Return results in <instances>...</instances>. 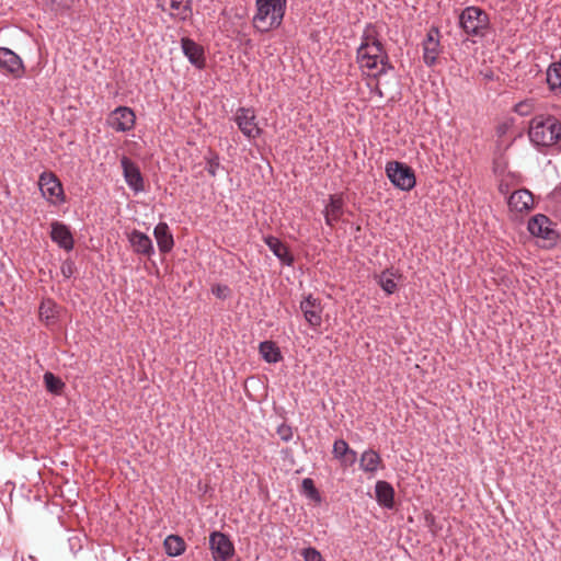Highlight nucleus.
<instances>
[{"mask_svg":"<svg viewBox=\"0 0 561 561\" xmlns=\"http://www.w3.org/2000/svg\"><path fill=\"white\" fill-rule=\"evenodd\" d=\"M528 136L538 147L561 144V121L549 114L536 115L529 123Z\"/></svg>","mask_w":561,"mask_h":561,"instance_id":"f257e3e1","label":"nucleus"},{"mask_svg":"<svg viewBox=\"0 0 561 561\" xmlns=\"http://www.w3.org/2000/svg\"><path fill=\"white\" fill-rule=\"evenodd\" d=\"M257 12L254 15V27L260 32L277 28L284 19L286 0H256Z\"/></svg>","mask_w":561,"mask_h":561,"instance_id":"f03ea898","label":"nucleus"},{"mask_svg":"<svg viewBox=\"0 0 561 561\" xmlns=\"http://www.w3.org/2000/svg\"><path fill=\"white\" fill-rule=\"evenodd\" d=\"M459 25L469 36H485L490 28L488 13L478 7H467L459 15Z\"/></svg>","mask_w":561,"mask_h":561,"instance_id":"7ed1b4c3","label":"nucleus"},{"mask_svg":"<svg viewBox=\"0 0 561 561\" xmlns=\"http://www.w3.org/2000/svg\"><path fill=\"white\" fill-rule=\"evenodd\" d=\"M357 62L360 65V68L376 70V72L373 73L375 78L386 73L388 69L393 68L385 47H381L380 53L374 50V55H369L367 44L359 45L357 49Z\"/></svg>","mask_w":561,"mask_h":561,"instance_id":"20e7f679","label":"nucleus"},{"mask_svg":"<svg viewBox=\"0 0 561 561\" xmlns=\"http://www.w3.org/2000/svg\"><path fill=\"white\" fill-rule=\"evenodd\" d=\"M386 173L391 183L402 191H411L415 186L416 181L414 171L403 162H388L386 165Z\"/></svg>","mask_w":561,"mask_h":561,"instance_id":"39448f33","label":"nucleus"},{"mask_svg":"<svg viewBox=\"0 0 561 561\" xmlns=\"http://www.w3.org/2000/svg\"><path fill=\"white\" fill-rule=\"evenodd\" d=\"M528 231L535 237H540L553 245L558 239V233L551 228L550 219L542 214L531 217L528 221Z\"/></svg>","mask_w":561,"mask_h":561,"instance_id":"423d86ee","label":"nucleus"},{"mask_svg":"<svg viewBox=\"0 0 561 561\" xmlns=\"http://www.w3.org/2000/svg\"><path fill=\"white\" fill-rule=\"evenodd\" d=\"M209 545L215 561H227L234 552L229 537L220 531H214L210 535Z\"/></svg>","mask_w":561,"mask_h":561,"instance_id":"0eeeda50","label":"nucleus"},{"mask_svg":"<svg viewBox=\"0 0 561 561\" xmlns=\"http://www.w3.org/2000/svg\"><path fill=\"white\" fill-rule=\"evenodd\" d=\"M107 122L116 131H128L135 126L136 115L131 108L119 106L111 113Z\"/></svg>","mask_w":561,"mask_h":561,"instance_id":"6e6552de","label":"nucleus"},{"mask_svg":"<svg viewBox=\"0 0 561 561\" xmlns=\"http://www.w3.org/2000/svg\"><path fill=\"white\" fill-rule=\"evenodd\" d=\"M121 164L123 168L124 178L129 187L136 193L142 192L145 190V183L137 163H135L128 157L124 156L121 159Z\"/></svg>","mask_w":561,"mask_h":561,"instance_id":"1a4fd4ad","label":"nucleus"},{"mask_svg":"<svg viewBox=\"0 0 561 561\" xmlns=\"http://www.w3.org/2000/svg\"><path fill=\"white\" fill-rule=\"evenodd\" d=\"M300 310L310 327L318 328L321 325L323 308L320 299L309 295L300 302Z\"/></svg>","mask_w":561,"mask_h":561,"instance_id":"9d476101","label":"nucleus"},{"mask_svg":"<svg viewBox=\"0 0 561 561\" xmlns=\"http://www.w3.org/2000/svg\"><path fill=\"white\" fill-rule=\"evenodd\" d=\"M38 185L45 197H56L61 202L65 199L62 185L53 172H43L39 176Z\"/></svg>","mask_w":561,"mask_h":561,"instance_id":"9b49d317","label":"nucleus"},{"mask_svg":"<svg viewBox=\"0 0 561 561\" xmlns=\"http://www.w3.org/2000/svg\"><path fill=\"white\" fill-rule=\"evenodd\" d=\"M236 123L248 138H255L261 134V129L255 123L254 112L250 108L240 107L236 114Z\"/></svg>","mask_w":561,"mask_h":561,"instance_id":"f8f14e48","label":"nucleus"},{"mask_svg":"<svg viewBox=\"0 0 561 561\" xmlns=\"http://www.w3.org/2000/svg\"><path fill=\"white\" fill-rule=\"evenodd\" d=\"M440 53L439 31L432 27L423 42V59L427 66H433Z\"/></svg>","mask_w":561,"mask_h":561,"instance_id":"ddd939ff","label":"nucleus"},{"mask_svg":"<svg viewBox=\"0 0 561 561\" xmlns=\"http://www.w3.org/2000/svg\"><path fill=\"white\" fill-rule=\"evenodd\" d=\"M344 205L345 202L342 193L329 195V202L323 210L325 224L328 226L334 227V225L342 218L344 214Z\"/></svg>","mask_w":561,"mask_h":561,"instance_id":"4468645a","label":"nucleus"},{"mask_svg":"<svg viewBox=\"0 0 561 561\" xmlns=\"http://www.w3.org/2000/svg\"><path fill=\"white\" fill-rule=\"evenodd\" d=\"M51 231L50 238L61 249L71 251L75 245V240L69 227L60 221H53L50 224Z\"/></svg>","mask_w":561,"mask_h":561,"instance_id":"2eb2a0df","label":"nucleus"},{"mask_svg":"<svg viewBox=\"0 0 561 561\" xmlns=\"http://www.w3.org/2000/svg\"><path fill=\"white\" fill-rule=\"evenodd\" d=\"M0 67L13 77L20 78L24 71L21 58L9 48H0Z\"/></svg>","mask_w":561,"mask_h":561,"instance_id":"dca6fc26","label":"nucleus"},{"mask_svg":"<svg viewBox=\"0 0 561 561\" xmlns=\"http://www.w3.org/2000/svg\"><path fill=\"white\" fill-rule=\"evenodd\" d=\"M181 44L183 53L188 58L190 62L199 69L204 68L206 59L203 46L188 37H183Z\"/></svg>","mask_w":561,"mask_h":561,"instance_id":"f3484780","label":"nucleus"},{"mask_svg":"<svg viewBox=\"0 0 561 561\" xmlns=\"http://www.w3.org/2000/svg\"><path fill=\"white\" fill-rule=\"evenodd\" d=\"M268 249L274 255L285 265L291 266L295 262L294 255L290 253L287 244L282 242L278 238L268 236L264 239Z\"/></svg>","mask_w":561,"mask_h":561,"instance_id":"a211bd4d","label":"nucleus"},{"mask_svg":"<svg viewBox=\"0 0 561 561\" xmlns=\"http://www.w3.org/2000/svg\"><path fill=\"white\" fill-rule=\"evenodd\" d=\"M128 240L136 253L147 256L153 253L152 241L146 233L135 229L129 233Z\"/></svg>","mask_w":561,"mask_h":561,"instance_id":"6ab92c4d","label":"nucleus"},{"mask_svg":"<svg viewBox=\"0 0 561 561\" xmlns=\"http://www.w3.org/2000/svg\"><path fill=\"white\" fill-rule=\"evenodd\" d=\"M375 493L377 502L386 507L393 508L394 506V489L393 486L383 480H380L375 485Z\"/></svg>","mask_w":561,"mask_h":561,"instance_id":"aec40b11","label":"nucleus"},{"mask_svg":"<svg viewBox=\"0 0 561 561\" xmlns=\"http://www.w3.org/2000/svg\"><path fill=\"white\" fill-rule=\"evenodd\" d=\"M153 234L157 239L160 252L169 253L174 245V240L168 224L159 222L153 230Z\"/></svg>","mask_w":561,"mask_h":561,"instance_id":"412c9836","label":"nucleus"},{"mask_svg":"<svg viewBox=\"0 0 561 561\" xmlns=\"http://www.w3.org/2000/svg\"><path fill=\"white\" fill-rule=\"evenodd\" d=\"M533 202V195L527 190L515 191L508 198L510 207L516 211L529 210Z\"/></svg>","mask_w":561,"mask_h":561,"instance_id":"4be33fe9","label":"nucleus"},{"mask_svg":"<svg viewBox=\"0 0 561 561\" xmlns=\"http://www.w3.org/2000/svg\"><path fill=\"white\" fill-rule=\"evenodd\" d=\"M360 44H367V48H373V50L380 53V49L383 47V45L379 41V32L375 24L369 23L366 25L363 32Z\"/></svg>","mask_w":561,"mask_h":561,"instance_id":"5701e85b","label":"nucleus"},{"mask_svg":"<svg viewBox=\"0 0 561 561\" xmlns=\"http://www.w3.org/2000/svg\"><path fill=\"white\" fill-rule=\"evenodd\" d=\"M165 553L170 557L181 556L186 548L184 539L178 535H169L163 542Z\"/></svg>","mask_w":561,"mask_h":561,"instance_id":"b1692460","label":"nucleus"},{"mask_svg":"<svg viewBox=\"0 0 561 561\" xmlns=\"http://www.w3.org/2000/svg\"><path fill=\"white\" fill-rule=\"evenodd\" d=\"M259 350L267 363H277L283 358L279 347L273 341L261 342Z\"/></svg>","mask_w":561,"mask_h":561,"instance_id":"393cba45","label":"nucleus"},{"mask_svg":"<svg viewBox=\"0 0 561 561\" xmlns=\"http://www.w3.org/2000/svg\"><path fill=\"white\" fill-rule=\"evenodd\" d=\"M547 82L551 91L561 93V60L549 66L547 70Z\"/></svg>","mask_w":561,"mask_h":561,"instance_id":"a878e982","label":"nucleus"},{"mask_svg":"<svg viewBox=\"0 0 561 561\" xmlns=\"http://www.w3.org/2000/svg\"><path fill=\"white\" fill-rule=\"evenodd\" d=\"M381 458L379 454L373 449L366 450L360 458V468L366 472H375L378 469Z\"/></svg>","mask_w":561,"mask_h":561,"instance_id":"bb28decb","label":"nucleus"},{"mask_svg":"<svg viewBox=\"0 0 561 561\" xmlns=\"http://www.w3.org/2000/svg\"><path fill=\"white\" fill-rule=\"evenodd\" d=\"M44 383L46 390L53 394H60L66 386L59 377L50 371L44 374Z\"/></svg>","mask_w":561,"mask_h":561,"instance_id":"cd10ccee","label":"nucleus"},{"mask_svg":"<svg viewBox=\"0 0 561 561\" xmlns=\"http://www.w3.org/2000/svg\"><path fill=\"white\" fill-rule=\"evenodd\" d=\"M170 8L176 12V16L185 21L192 14L190 1L184 4V0H170Z\"/></svg>","mask_w":561,"mask_h":561,"instance_id":"c85d7f7f","label":"nucleus"},{"mask_svg":"<svg viewBox=\"0 0 561 561\" xmlns=\"http://www.w3.org/2000/svg\"><path fill=\"white\" fill-rule=\"evenodd\" d=\"M393 274L389 270L382 272L378 276L379 286L388 294H393L397 290V284L392 278Z\"/></svg>","mask_w":561,"mask_h":561,"instance_id":"c756f323","label":"nucleus"},{"mask_svg":"<svg viewBox=\"0 0 561 561\" xmlns=\"http://www.w3.org/2000/svg\"><path fill=\"white\" fill-rule=\"evenodd\" d=\"M207 163L206 171L213 178L217 175V170L220 168L219 154L213 149H208V153L205 156Z\"/></svg>","mask_w":561,"mask_h":561,"instance_id":"7c9ffc66","label":"nucleus"},{"mask_svg":"<svg viewBox=\"0 0 561 561\" xmlns=\"http://www.w3.org/2000/svg\"><path fill=\"white\" fill-rule=\"evenodd\" d=\"M56 304L51 299L43 300L39 306V317L41 319L45 320L47 323L50 320L56 319L55 313Z\"/></svg>","mask_w":561,"mask_h":561,"instance_id":"2f4dec72","label":"nucleus"},{"mask_svg":"<svg viewBox=\"0 0 561 561\" xmlns=\"http://www.w3.org/2000/svg\"><path fill=\"white\" fill-rule=\"evenodd\" d=\"M302 490L304 492L313 500H320V494L318 489L316 488L313 480L310 478H306L302 480Z\"/></svg>","mask_w":561,"mask_h":561,"instance_id":"473e14b6","label":"nucleus"},{"mask_svg":"<svg viewBox=\"0 0 561 561\" xmlns=\"http://www.w3.org/2000/svg\"><path fill=\"white\" fill-rule=\"evenodd\" d=\"M350 450L348 444L344 439H337L333 444V455L341 459L344 454Z\"/></svg>","mask_w":561,"mask_h":561,"instance_id":"72a5a7b5","label":"nucleus"},{"mask_svg":"<svg viewBox=\"0 0 561 561\" xmlns=\"http://www.w3.org/2000/svg\"><path fill=\"white\" fill-rule=\"evenodd\" d=\"M305 561H324L321 553L312 547L306 548L302 552Z\"/></svg>","mask_w":561,"mask_h":561,"instance_id":"f704fd0d","label":"nucleus"},{"mask_svg":"<svg viewBox=\"0 0 561 561\" xmlns=\"http://www.w3.org/2000/svg\"><path fill=\"white\" fill-rule=\"evenodd\" d=\"M277 434L282 440L289 442L293 438V428L291 426L283 423L277 427Z\"/></svg>","mask_w":561,"mask_h":561,"instance_id":"c9c22d12","label":"nucleus"},{"mask_svg":"<svg viewBox=\"0 0 561 561\" xmlns=\"http://www.w3.org/2000/svg\"><path fill=\"white\" fill-rule=\"evenodd\" d=\"M60 270H61V274L66 278L71 277L73 275L75 271H76V266H75L73 261H71V260L64 261V263L61 264Z\"/></svg>","mask_w":561,"mask_h":561,"instance_id":"e433bc0d","label":"nucleus"},{"mask_svg":"<svg viewBox=\"0 0 561 561\" xmlns=\"http://www.w3.org/2000/svg\"><path fill=\"white\" fill-rule=\"evenodd\" d=\"M340 460L343 465L351 466L356 461V453L350 448V450L344 454Z\"/></svg>","mask_w":561,"mask_h":561,"instance_id":"4c0bfd02","label":"nucleus"},{"mask_svg":"<svg viewBox=\"0 0 561 561\" xmlns=\"http://www.w3.org/2000/svg\"><path fill=\"white\" fill-rule=\"evenodd\" d=\"M528 107V104L522 102L516 104L515 112L518 113L519 115H527L529 113Z\"/></svg>","mask_w":561,"mask_h":561,"instance_id":"58836bf2","label":"nucleus"},{"mask_svg":"<svg viewBox=\"0 0 561 561\" xmlns=\"http://www.w3.org/2000/svg\"><path fill=\"white\" fill-rule=\"evenodd\" d=\"M374 93H376L380 98L383 96V93H382L381 89L378 87V84H376V87L374 89Z\"/></svg>","mask_w":561,"mask_h":561,"instance_id":"ea45409f","label":"nucleus"},{"mask_svg":"<svg viewBox=\"0 0 561 561\" xmlns=\"http://www.w3.org/2000/svg\"><path fill=\"white\" fill-rule=\"evenodd\" d=\"M368 53H369V55H374L373 48H368Z\"/></svg>","mask_w":561,"mask_h":561,"instance_id":"a19ab883","label":"nucleus"},{"mask_svg":"<svg viewBox=\"0 0 561 561\" xmlns=\"http://www.w3.org/2000/svg\"><path fill=\"white\" fill-rule=\"evenodd\" d=\"M426 519H427V520H428V519H431V520L433 522L434 516L430 515V516H427V517H426Z\"/></svg>","mask_w":561,"mask_h":561,"instance_id":"79ce46f5","label":"nucleus"}]
</instances>
